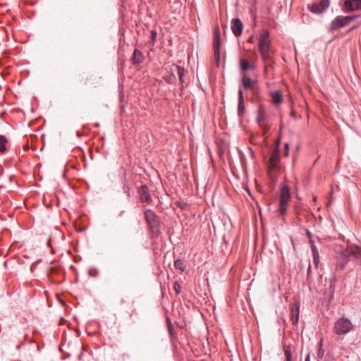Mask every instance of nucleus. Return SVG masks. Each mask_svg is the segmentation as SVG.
Instances as JSON below:
<instances>
[{
  "instance_id": "nucleus-41",
  "label": "nucleus",
  "mask_w": 361,
  "mask_h": 361,
  "mask_svg": "<svg viewBox=\"0 0 361 361\" xmlns=\"http://www.w3.org/2000/svg\"><path fill=\"white\" fill-rule=\"evenodd\" d=\"M322 355H323V354H322V353H320V352H319V357H322Z\"/></svg>"
},
{
  "instance_id": "nucleus-4",
  "label": "nucleus",
  "mask_w": 361,
  "mask_h": 361,
  "mask_svg": "<svg viewBox=\"0 0 361 361\" xmlns=\"http://www.w3.org/2000/svg\"><path fill=\"white\" fill-rule=\"evenodd\" d=\"M353 328L350 320L347 318H339L335 323L334 331L337 335H344L350 332Z\"/></svg>"
},
{
  "instance_id": "nucleus-20",
  "label": "nucleus",
  "mask_w": 361,
  "mask_h": 361,
  "mask_svg": "<svg viewBox=\"0 0 361 361\" xmlns=\"http://www.w3.org/2000/svg\"><path fill=\"white\" fill-rule=\"evenodd\" d=\"M335 290V283L333 280L330 281L329 288L326 289L324 292V299L329 302L334 297Z\"/></svg>"
},
{
  "instance_id": "nucleus-1",
  "label": "nucleus",
  "mask_w": 361,
  "mask_h": 361,
  "mask_svg": "<svg viewBox=\"0 0 361 361\" xmlns=\"http://www.w3.org/2000/svg\"><path fill=\"white\" fill-rule=\"evenodd\" d=\"M257 47L263 61L265 63L270 61L271 60V40L268 30H264L259 33Z\"/></svg>"
},
{
  "instance_id": "nucleus-27",
  "label": "nucleus",
  "mask_w": 361,
  "mask_h": 361,
  "mask_svg": "<svg viewBox=\"0 0 361 361\" xmlns=\"http://www.w3.org/2000/svg\"><path fill=\"white\" fill-rule=\"evenodd\" d=\"M157 33L155 30H151V42L152 44L154 45L157 40Z\"/></svg>"
},
{
  "instance_id": "nucleus-16",
  "label": "nucleus",
  "mask_w": 361,
  "mask_h": 361,
  "mask_svg": "<svg viewBox=\"0 0 361 361\" xmlns=\"http://www.w3.org/2000/svg\"><path fill=\"white\" fill-rule=\"evenodd\" d=\"M240 68L244 73L247 71L255 70L256 68V60L248 61L245 59H240Z\"/></svg>"
},
{
  "instance_id": "nucleus-17",
  "label": "nucleus",
  "mask_w": 361,
  "mask_h": 361,
  "mask_svg": "<svg viewBox=\"0 0 361 361\" xmlns=\"http://www.w3.org/2000/svg\"><path fill=\"white\" fill-rule=\"evenodd\" d=\"M243 25L239 18H233L231 20V30L235 37L241 35L243 32Z\"/></svg>"
},
{
  "instance_id": "nucleus-24",
  "label": "nucleus",
  "mask_w": 361,
  "mask_h": 361,
  "mask_svg": "<svg viewBox=\"0 0 361 361\" xmlns=\"http://www.w3.org/2000/svg\"><path fill=\"white\" fill-rule=\"evenodd\" d=\"M7 139L4 135H0V153H4L6 150V143Z\"/></svg>"
},
{
  "instance_id": "nucleus-34",
  "label": "nucleus",
  "mask_w": 361,
  "mask_h": 361,
  "mask_svg": "<svg viewBox=\"0 0 361 361\" xmlns=\"http://www.w3.org/2000/svg\"><path fill=\"white\" fill-rule=\"evenodd\" d=\"M295 215H296V217L298 218V219L299 221H300V213L298 209H295Z\"/></svg>"
},
{
  "instance_id": "nucleus-31",
  "label": "nucleus",
  "mask_w": 361,
  "mask_h": 361,
  "mask_svg": "<svg viewBox=\"0 0 361 361\" xmlns=\"http://www.w3.org/2000/svg\"><path fill=\"white\" fill-rule=\"evenodd\" d=\"M165 80H166V81L168 83H173L175 80H176V78H175L174 75L173 74L172 75L169 76L168 78H166Z\"/></svg>"
},
{
  "instance_id": "nucleus-6",
  "label": "nucleus",
  "mask_w": 361,
  "mask_h": 361,
  "mask_svg": "<svg viewBox=\"0 0 361 361\" xmlns=\"http://www.w3.org/2000/svg\"><path fill=\"white\" fill-rule=\"evenodd\" d=\"M257 123L259 126L262 129L264 133H267L269 130L268 125L266 123L267 115L266 109L263 105H259L257 112Z\"/></svg>"
},
{
  "instance_id": "nucleus-37",
  "label": "nucleus",
  "mask_w": 361,
  "mask_h": 361,
  "mask_svg": "<svg viewBox=\"0 0 361 361\" xmlns=\"http://www.w3.org/2000/svg\"><path fill=\"white\" fill-rule=\"evenodd\" d=\"M247 42L252 43L253 42V36H251L248 39Z\"/></svg>"
},
{
  "instance_id": "nucleus-32",
  "label": "nucleus",
  "mask_w": 361,
  "mask_h": 361,
  "mask_svg": "<svg viewBox=\"0 0 361 361\" xmlns=\"http://www.w3.org/2000/svg\"><path fill=\"white\" fill-rule=\"evenodd\" d=\"M311 250L312 252V256L319 255L318 249L316 245H312L311 247Z\"/></svg>"
},
{
  "instance_id": "nucleus-29",
  "label": "nucleus",
  "mask_w": 361,
  "mask_h": 361,
  "mask_svg": "<svg viewBox=\"0 0 361 361\" xmlns=\"http://www.w3.org/2000/svg\"><path fill=\"white\" fill-rule=\"evenodd\" d=\"M123 192L128 197L130 196V187L127 184H124L123 185Z\"/></svg>"
},
{
  "instance_id": "nucleus-43",
  "label": "nucleus",
  "mask_w": 361,
  "mask_h": 361,
  "mask_svg": "<svg viewBox=\"0 0 361 361\" xmlns=\"http://www.w3.org/2000/svg\"><path fill=\"white\" fill-rule=\"evenodd\" d=\"M82 355V354H81V355L79 356V359H81Z\"/></svg>"
},
{
  "instance_id": "nucleus-8",
  "label": "nucleus",
  "mask_w": 361,
  "mask_h": 361,
  "mask_svg": "<svg viewBox=\"0 0 361 361\" xmlns=\"http://www.w3.org/2000/svg\"><path fill=\"white\" fill-rule=\"evenodd\" d=\"M220 47H221V32L219 26H216L214 32V55L215 60L219 61L220 60Z\"/></svg>"
},
{
  "instance_id": "nucleus-39",
  "label": "nucleus",
  "mask_w": 361,
  "mask_h": 361,
  "mask_svg": "<svg viewBox=\"0 0 361 361\" xmlns=\"http://www.w3.org/2000/svg\"><path fill=\"white\" fill-rule=\"evenodd\" d=\"M305 361H310V355L308 354L305 359Z\"/></svg>"
},
{
  "instance_id": "nucleus-18",
  "label": "nucleus",
  "mask_w": 361,
  "mask_h": 361,
  "mask_svg": "<svg viewBox=\"0 0 361 361\" xmlns=\"http://www.w3.org/2000/svg\"><path fill=\"white\" fill-rule=\"evenodd\" d=\"M170 69H171V71L172 73L176 72V73H177V75L178 76V78L180 80V83L182 84V86H183V83H184L183 77H184L185 73V68L183 67L180 66L173 64L171 66Z\"/></svg>"
},
{
  "instance_id": "nucleus-36",
  "label": "nucleus",
  "mask_w": 361,
  "mask_h": 361,
  "mask_svg": "<svg viewBox=\"0 0 361 361\" xmlns=\"http://www.w3.org/2000/svg\"><path fill=\"white\" fill-rule=\"evenodd\" d=\"M306 234L310 239L312 238V234L308 229L306 230Z\"/></svg>"
},
{
  "instance_id": "nucleus-10",
  "label": "nucleus",
  "mask_w": 361,
  "mask_h": 361,
  "mask_svg": "<svg viewBox=\"0 0 361 361\" xmlns=\"http://www.w3.org/2000/svg\"><path fill=\"white\" fill-rule=\"evenodd\" d=\"M345 255H349L350 259H353L356 263L361 265V247L350 245L345 248Z\"/></svg>"
},
{
  "instance_id": "nucleus-23",
  "label": "nucleus",
  "mask_w": 361,
  "mask_h": 361,
  "mask_svg": "<svg viewBox=\"0 0 361 361\" xmlns=\"http://www.w3.org/2000/svg\"><path fill=\"white\" fill-rule=\"evenodd\" d=\"M174 267L176 269H180L183 271L185 269L186 265L185 262L180 259H178L174 262Z\"/></svg>"
},
{
  "instance_id": "nucleus-9",
  "label": "nucleus",
  "mask_w": 361,
  "mask_h": 361,
  "mask_svg": "<svg viewBox=\"0 0 361 361\" xmlns=\"http://www.w3.org/2000/svg\"><path fill=\"white\" fill-rule=\"evenodd\" d=\"M329 6V0H320L318 3L309 4L307 8L314 14H320L326 11Z\"/></svg>"
},
{
  "instance_id": "nucleus-26",
  "label": "nucleus",
  "mask_w": 361,
  "mask_h": 361,
  "mask_svg": "<svg viewBox=\"0 0 361 361\" xmlns=\"http://www.w3.org/2000/svg\"><path fill=\"white\" fill-rule=\"evenodd\" d=\"M168 330H169V332L171 336L175 338L176 335L173 331V324L169 319H168Z\"/></svg>"
},
{
  "instance_id": "nucleus-33",
  "label": "nucleus",
  "mask_w": 361,
  "mask_h": 361,
  "mask_svg": "<svg viewBox=\"0 0 361 361\" xmlns=\"http://www.w3.org/2000/svg\"><path fill=\"white\" fill-rule=\"evenodd\" d=\"M289 152V145L288 143L285 144V156H288Z\"/></svg>"
},
{
  "instance_id": "nucleus-3",
  "label": "nucleus",
  "mask_w": 361,
  "mask_h": 361,
  "mask_svg": "<svg viewBox=\"0 0 361 361\" xmlns=\"http://www.w3.org/2000/svg\"><path fill=\"white\" fill-rule=\"evenodd\" d=\"M279 202L278 211L281 216H284L288 209V204L290 200V193L288 186L283 185L280 189Z\"/></svg>"
},
{
  "instance_id": "nucleus-11",
  "label": "nucleus",
  "mask_w": 361,
  "mask_h": 361,
  "mask_svg": "<svg viewBox=\"0 0 361 361\" xmlns=\"http://www.w3.org/2000/svg\"><path fill=\"white\" fill-rule=\"evenodd\" d=\"M257 82V80L251 79L246 73H243L242 78V83L243 87L247 90H251L254 94H256L257 92V88L255 86Z\"/></svg>"
},
{
  "instance_id": "nucleus-42",
  "label": "nucleus",
  "mask_w": 361,
  "mask_h": 361,
  "mask_svg": "<svg viewBox=\"0 0 361 361\" xmlns=\"http://www.w3.org/2000/svg\"><path fill=\"white\" fill-rule=\"evenodd\" d=\"M267 65H265L264 66V69L267 70Z\"/></svg>"
},
{
  "instance_id": "nucleus-35",
  "label": "nucleus",
  "mask_w": 361,
  "mask_h": 361,
  "mask_svg": "<svg viewBox=\"0 0 361 361\" xmlns=\"http://www.w3.org/2000/svg\"><path fill=\"white\" fill-rule=\"evenodd\" d=\"M250 13H251V15H252V17L253 20H255L256 17H257V16H256V14L254 13V11H252V9H250Z\"/></svg>"
},
{
  "instance_id": "nucleus-2",
  "label": "nucleus",
  "mask_w": 361,
  "mask_h": 361,
  "mask_svg": "<svg viewBox=\"0 0 361 361\" xmlns=\"http://www.w3.org/2000/svg\"><path fill=\"white\" fill-rule=\"evenodd\" d=\"M144 216L152 236L158 237L161 233V221L159 217L152 209L145 210Z\"/></svg>"
},
{
  "instance_id": "nucleus-15",
  "label": "nucleus",
  "mask_w": 361,
  "mask_h": 361,
  "mask_svg": "<svg viewBox=\"0 0 361 361\" xmlns=\"http://www.w3.org/2000/svg\"><path fill=\"white\" fill-rule=\"evenodd\" d=\"M349 260H350V257L349 255H345V249L342 250L337 256L336 268L343 269Z\"/></svg>"
},
{
  "instance_id": "nucleus-19",
  "label": "nucleus",
  "mask_w": 361,
  "mask_h": 361,
  "mask_svg": "<svg viewBox=\"0 0 361 361\" xmlns=\"http://www.w3.org/2000/svg\"><path fill=\"white\" fill-rule=\"evenodd\" d=\"M144 56L141 51L139 49H135L134 50L133 56L130 59L131 63L133 65H140L144 61Z\"/></svg>"
},
{
  "instance_id": "nucleus-22",
  "label": "nucleus",
  "mask_w": 361,
  "mask_h": 361,
  "mask_svg": "<svg viewBox=\"0 0 361 361\" xmlns=\"http://www.w3.org/2000/svg\"><path fill=\"white\" fill-rule=\"evenodd\" d=\"M272 102L274 104H280L283 101L282 94L279 91H274L270 93Z\"/></svg>"
},
{
  "instance_id": "nucleus-5",
  "label": "nucleus",
  "mask_w": 361,
  "mask_h": 361,
  "mask_svg": "<svg viewBox=\"0 0 361 361\" xmlns=\"http://www.w3.org/2000/svg\"><path fill=\"white\" fill-rule=\"evenodd\" d=\"M356 16H337L331 23L330 31L337 30L348 25Z\"/></svg>"
},
{
  "instance_id": "nucleus-21",
  "label": "nucleus",
  "mask_w": 361,
  "mask_h": 361,
  "mask_svg": "<svg viewBox=\"0 0 361 361\" xmlns=\"http://www.w3.org/2000/svg\"><path fill=\"white\" fill-rule=\"evenodd\" d=\"M245 106L243 101V95L241 90H238V115H242L244 113Z\"/></svg>"
},
{
  "instance_id": "nucleus-14",
  "label": "nucleus",
  "mask_w": 361,
  "mask_h": 361,
  "mask_svg": "<svg viewBox=\"0 0 361 361\" xmlns=\"http://www.w3.org/2000/svg\"><path fill=\"white\" fill-rule=\"evenodd\" d=\"M290 319L292 321L293 324L296 325L299 320L300 315V303L298 302H295L292 305H290Z\"/></svg>"
},
{
  "instance_id": "nucleus-25",
  "label": "nucleus",
  "mask_w": 361,
  "mask_h": 361,
  "mask_svg": "<svg viewBox=\"0 0 361 361\" xmlns=\"http://www.w3.org/2000/svg\"><path fill=\"white\" fill-rule=\"evenodd\" d=\"M284 354L286 356V361H292V353L290 346L284 347Z\"/></svg>"
},
{
  "instance_id": "nucleus-13",
  "label": "nucleus",
  "mask_w": 361,
  "mask_h": 361,
  "mask_svg": "<svg viewBox=\"0 0 361 361\" xmlns=\"http://www.w3.org/2000/svg\"><path fill=\"white\" fill-rule=\"evenodd\" d=\"M342 9L345 12L361 10V0H345Z\"/></svg>"
},
{
  "instance_id": "nucleus-40",
  "label": "nucleus",
  "mask_w": 361,
  "mask_h": 361,
  "mask_svg": "<svg viewBox=\"0 0 361 361\" xmlns=\"http://www.w3.org/2000/svg\"><path fill=\"white\" fill-rule=\"evenodd\" d=\"M310 264H309V267H308V269H307V274H309L310 271Z\"/></svg>"
},
{
  "instance_id": "nucleus-30",
  "label": "nucleus",
  "mask_w": 361,
  "mask_h": 361,
  "mask_svg": "<svg viewBox=\"0 0 361 361\" xmlns=\"http://www.w3.org/2000/svg\"><path fill=\"white\" fill-rule=\"evenodd\" d=\"M173 290L177 294H178L180 291V286L178 284L177 281L175 282L173 284Z\"/></svg>"
},
{
  "instance_id": "nucleus-12",
  "label": "nucleus",
  "mask_w": 361,
  "mask_h": 361,
  "mask_svg": "<svg viewBox=\"0 0 361 361\" xmlns=\"http://www.w3.org/2000/svg\"><path fill=\"white\" fill-rule=\"evenodd\" d=\"M137 193L141 202L151 203L152 202V199L147 185H142L138 189Z\"/></svg>"
},
{
  "instance_id": "nucleus-28",
  "label": "nucleus",
  "mask_w": 361,
  "mask_h": 361,
  "mask_svg": "<svg viewBox=\"0 0 361 361\" xmlns=\"http://www.w3.org/2000/svg\"><path fill=\"white\" fill-rule=\"evenodd\" d=\"M312 257H313V264H314L315 268H317L319 262V255H313Z\"/></svg>"
},
{
  "instance_id": "nucleus-38",
  "label": "nucleus",
  "mask_w": 361,
  "mask_h": 361,
  "mask_svg": "<svg viewBox=\"0 0 361 361\" xmlns=\"http://www.w3.org/2000/svg\"><path fill=\"white\" fill-rule=\"evenodd\" d=\"M310 247H312V245H315L314 241L312 240V238L310 239Z\"/></svg>"
},
{
  "instance_id": "nucleus-7",
  "label": "nucleus",
  "mask_w": 361,
  "mask_h": 361,
  "mask_svg": "<svg viewBox=\"0 0 361 361\" xmlns=\"http://www.w3.org/2000/svg\"><path fill=\"white\" fill-rule=\"evenodd\" d=\"M280 140L276 141L275 147L270 155L269 158V167L272 169H277L280 163Z\"/></svg>"
}]
</instances>
